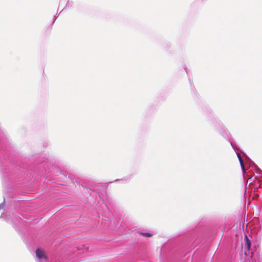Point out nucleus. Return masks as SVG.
Instances as JSON below:
<instances>
[{
    "mask_svg": "<svg viewBox=\"0 0 262 262\" xmlns=\"http://www.w3.org/2000/svg\"><path fill=\"white\" fill-rule=\"evenodd\" d=\"M35 252H36V256L38 258H39V259L43 258L46 260H48V257L45 254V252L43 250H41L40 249H37L36 250Z\"/></svg>",
    "mask_w": 262,
    "mask_h": 262,
    "instance_id": "f257e3e1",
    "label": "nucleus"
},
{
    "mask_svg": "<svg viewBox=\"0 0 262 262\" xmlns=\"http://www.w3.org/2000/svg\"><path fill=\"white\" fill-rule=\"evenodd\" d=\"M245 238L246 240L245 248L249 251L251 247V242L246 235H245Z\"/></svg>",
    "mask_w": 262,
    "mask_h": 262,
    "instance_id": "f03ea898",
    "label": "nucleus"
},
{
    "mask_svg": "<svg viewBox=\"0 0 262 262\" xmlns=\"http://www.w3.org/2000/svg\"><path fill=\"white\" fill-rule=\"evenodd\" d=\"M139 234L146 237L151 236V234L149 233L139 232Z\"/></svg>",
    "mask_w": 262,
    "mask_h": 262,
    "instance_id": "7ed1b4c3",
    "label": "nucleus"
},
{
    "mask_svg": "<svg viewBox=\"0 0 262 262\" xmlns=\"http://www.w3.org/2000/svg\"><path fill=\"white\" fill-rule=\"evenodd\" d=\"M239 161H240V163H241V166H242L243 168H244L243 161L241 157L239 156Z\"/></svg>",
    "mask_w": 262,
    "mask_h": 262,
    "instance_id": "20e7f679",
    "label": "nucleus"
}]
</instances>
